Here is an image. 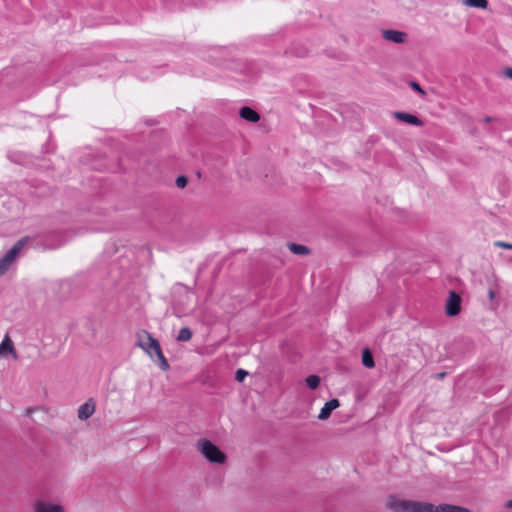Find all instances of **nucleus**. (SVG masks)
<instances>
[{"instance_id": "ddd939ff", "label": "nucleus", "mask_w": 512, "mask_h": 512, "mask_svg": "<svg viewBox=\"0 0 512 512\" xmlns=\"http://www.w3.org/2000/svg\"><path fill=\"white\" fill-rule=\"evenodd\" d=\"M435 512H471L470 509L458 505L442 503L435 505Z\"/></svg>"}, {"instance_id": "1a4fd4ad", "label": "nucleus", "mask_w": 512, "mask_h": 512, "mask_svg": "<svg viewBox=\"0 0 512 512\" xmlns=\"http://www.w3.org/2000/svg\"><path fill=\"white\" fill-rule=\"evenodd\" d=\"M393 116L401 122L408 123L414 126H422L423 121L413 114L406 112H394Z\"/></svg>"}, {"instance_id": "a878e982", "label": "nucleus", "mask_w": 512, "mask_h": 512, "mask_svg": "<svg viewBox=\"0 0 512 512\" xmlns=\"http://www.w3.org/2000/svg\"><path fill=\"white\" fill-rule=\"evenodd\" d=\"M488 297L490 300H493L495 298V292L492 289H489Z\"/></svg>"}, {"instance_id": "0eeeda50", "label": "nucleus", "mask_w": 512, "mask_h": 512, "mask_svg": "<svg viewBox=\"0 0 512 512\" xmlns=\"http://www.w3.org/2000/svg\"><path fill=\"white\" fill-rule=\"evenodd\" d=\"M33 512H64V508L59 504L38 501L33 506Z\"/></svg>"}, {"instance_id": "bb28decb", "label": "nucleus", "mask_w": 512, "mask_h": 512, "mask_svg": "<svg viewBox=\"0 0 512 512\" xmlns=\"http://www.w3.org/2000/svg\"><path fill=\"white\" fill-rule=\"evenodd\" d=\"M507 508H512V499L506 503Z\"/></svg>"}, {"instance_id": "39448f33", "label": "nucleus", "mask_w": 512, "mask_h": 512, "mask_svg": "<svg viewBox=\"0 0 512 512\" xmlns=\"http://www.w3.org/2000/svg\"><path fill=\"white\" fill-rule=\"evenodd\" d=\"M445 311L449 316H456L460 313L461 297L455 291H450L449 297L446 301Z\"/></svg>"}, {"instance_id": "5701e85b", "label": "nucleus", "mask_w": 512, "mask_h": 512, "mask_svg": "<svg viewBox=\"0 0 512 512\" xmlns=\"http://www.w3.org/2000/svg\"><path fill=\"white\" fill-rule=\"evenodd\" d=\"M504 74L512 80V68H506Z\"/></svg>"}, {"instance_id": "f8f14e48", "label": "nucleus", "mask_w": 512, "mask_h": 512, "mask_svg": "<svg viewBox=\"0 0 512 512\" xmlns=\"http://www.w3.org/2000/svg\"><path fill=\"white\" fill-rule=\"evenodd\" d=\"M239 115L248 122L256 123L260 120V115L252 108L244 106L240 109Z\"/></svg>"}, {"instance_id": "9b49d317", "label": "nucleus", "mask_w": 512, "mask_h": 512, "mask_svg": "<svg viewBox=\"0 0 512 512\" xmlns=\"http://www.w3.org/2000/svg\"><path fill=\"white\" fill-rule=\"evenodd\" d=\"M8 354H12L14 356V358L17 357L14 345H13L9 335L6 334L0 344V357L6 356Z\"/></svg>"}, {"instance_id": "9d476101", "label": "nucleus", "mask_w": 512, "mask_h": 512, "mask_svg": "<svg viewBox=\"0 0 512 512\" xmlns=\"http://www.w3.org/2000/svg\"><path fill=\"white\" fill-rule=\"evenodd\" d=\"M95 412V402L92 399H89L87 402L80 405L78 409V418L81 420H86L92 416Z\"/></svg>"}, {"instance_id": "6ab92c4d", "label": "nucleus", "mask_w": 512, "mask_h": 512, "mask_svg": "<svg viewBox=\"0 0 512 512\" xmlns=\"http://www.w3.org/2000/svg\"><path fill=\"white\" fill-rule=\"evenodd\" d=\"M248 375V372L244 369H238L235 373V379L238 381V382H242L245 377Z\"/></svg>"}, {"instance_id": "b1692460", "label": "nucleus", "mask_w": 512, "mask_h": 512, "mask_svg": "<svg viewBox=\"0 0 512 512\" xmlns=\"http://www.w3.org/2000/svg\"><path fill=\"white\" fill-rule=\"evenodd\" d=\"M446 376V372H439L435 374V378L443 379Z\"/></svg>"}, {"instance_id": "20e7f679", "label": "nucleus", "mask_w": 512, "mask_h": 512, "mask_svg": "<svg viewBox=\"0 0 512 512\" xmlns=\"http://www.w3.org/2000/svg\"><path fill=\"white\" fill-rule=\"evenodd\" d=\"M27 241L28 237H22L0 259V276L4 275L7 272V270L9 269V267L19 254V252L26 245Z\"/></svg>"}, {"instance_id": "f257e3e1", "label": "nucleus", "mask_w": 512, "mask_h": 512, "mask_svg": "<svg viewBox=\"0 0 512 512\" xmlns=\"http://www.w3.org/2000/svg\"><path fill=\"white\" fill-rule=\"evenodd\" d=\"M136 345L140 347L143 351H145L151 358H153V353L156 355L158 359V364L161 370L167 371L170 366L165 358L161 346L157 339H155L149 332L146 330H141L136 333Z\"/></svg>"}, {"instance_id": "a211bd4d", "label": "nucleus", "mask_w": 512, "mask_h": 512, "mask_svg": "<svg viewBox=\"0 0 512 512\" xmlns=\"http://www.w3.org/2000/svg\"><path fill=\"white\" fill-rule=\"evenodd\" d=\"M305 382H306V385L314 390L316 389L319 384H320V377L317 376V375H309L306 379H305Z\"/></svg>"}, {"instance_id": "dca6fc26", "label": "nucleus", "mask_w": 512, "mask_h": 512, "mask_svg": "<svg viewBox=\"0 0 512 512\" xmlns=\"http://www.w3.org/2000/svg\"><path fill=\"white\" fill-rule=\"evenodd\" d=\"M463 4L468 7L487 9L488 0H463Z\"/></svg>"}, {"instance_id": "4468645a", "label": "nucleus", "mask_w": 512, "mask_h": 512, "mask_svg": "<svg viewBox=\"0 0 512 512\" xmlns=\"http://www.w3.org/2000/svg\"><path fill=\"white\" fill-rule=\"evenodd\" d=\"M289 250L295 255H308L310 253V249L302 244L297 243H289Z\"/></svg>"}, {"instance_id": "412c9836", "label": "nucleus", "mask_w": 512, "mask_h": 512, "mask_svg": "<svg viewBox=\"0 0 512 512\" xmlns=\"http://www.w3.org/2000/svg\"><path fill=\"white\" fill-rule=\"evenodd\" d=\"M494 246L512 250V243L504 242V241H495Z\"/></svg>"}, {"instance_id": "2eb2a0df", "label": "nucleus", "mask_w": 512, "mask_h": 512, "mask_svg": "<svg viewBox=\"0 0 512 512\" xmlns=\"http://www.w3.org/2000/svg\"><path fill=\"white\" fill-rule=\"evenodd\" d=\"M192 331L189 327H183L178 332L176 340L179 342H187L192 338Z\"/></svg>"}, {"instance_id": "4be33fe9", "label": "nucleus", "mask_w": 512, "mask_h": 512, "mask_svg": "<svg viewBox=\"0 0 512 512\" xmlns=\"http://www.w3.org/2000/svg\"><path fill=\"white\" fill-rule=\"evenodd\" d=\"M410 87H411L414 91L418 92L419 94H421V95H425V91L421 88V86H420L417 82H415V81H411V82H410Z\"/></svg>"}, {"instance_id": "f3484780", "label": "nucleus", "mask_w": 512, "mask_h": 512, "mask_svg": "<svg viewBox=\"0 0 512 512\" xmlns=\"http://www.w3.org/2000/svg\"><path fill=\"white\" fill-rule=\"evenodd\" d=\"M362 363L367 368H373L375 366L373 356L368 349L363 350Z\"/></svg>"}, {"instance_id": "393cba45", "label": "nucleus", "mask_w": 512, "mask_h": 512, "mask_svg": "<svg viewBox=\"0 0 512 512\" xmlns=\"http://www.w3.org/2000/svg\"><path fill=\"white\" fill-rule=\"evenodd\" d=\"M494 120H495V119H494L493 117H491V116H486V117H484V118H483V121H484L485 123H491V122H493Z\"/></svg>"}, {"instance_id": "423d86ee", "label": "nucleus", "mask_w": 512, "mask_h": 512, "mask_svg": "<svg viewBox=\"0 0 512 512\" xmlns=\"http://www.w3.org/2000/svg\"><path fill=\"white\" fill-rule=\"evenodd\" d=\"M382 36L385 40L397 43V44H403L407 41V34L405 32L399 31V30H393V29H387L382 31Z\"/></svg>"}, {"instance_id": "aec40b11", "label": "nucleus", "mask_w": 512, "mask_h": 512, "mask_svg": "<svg viewBox=\"0 0 512 512\" xmlns=\"http://www.w3.org/2000/svg\"><path fill=\"white\" fill-rule=\"evenodd\" d=\"M188 183V179L186 176H178L176 178V185L178 188H184Z\"/></svg>"}, {"instance_id": "f03ea898", "label": "nucleus", "mask_w": 512, "mask_h": 512, "mask_svg": "<svg viewBox=\"0 0 512 512\" xmlns=\"http://www.w3.org/2000/svg\"><path fill=\"white\" fill-rule=\"evenodd\" d=\"M387 507L394 512H435V505L429 502L399 499L391 496Z\"/></svg>"}, {"instance_id": "6e6552de", "label": "nucleus", "mask_w": 512, "mask_h": 512, "mask_svg": "<svg viewBox=\"0 0 512 512\" xmlns=\"http://www.w3.org/2000/svg\"><path fill=\"white\" fill-rule=\"evenodd\" d=\"M340 406L339 400L334 398L329 401H327L322 409L320 410V413L318 415L319 420H326L330 417L333 410L338 408Z\"/></svg>"}, {"instance_id": "7ed1b4c3", "label": "nucleus", "mask_w": 512, "mask_h": 512, "mask_svg": "<svg viewBox=\"0 0 512 512\" xmlns=\"http://www.w3.org/2000/svg\"><path fill=\"white\" fill-rule=\"evenodd\" d=\"M197 449L211 463L224 464L227 457L214 443L207 439L197 442Z\"/></svg>"}]
</instances>
